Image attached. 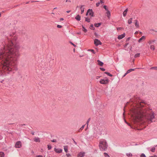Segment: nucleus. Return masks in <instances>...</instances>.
Masks as SVG:
<instances>
[{
	"instance_id": "nucleus-1",
	"label": "nucleus",
	"mask_w": 157,
	"mask_h": 157,
	"mask_svg": "<svg viewBox=\"0 0 157 157\" xmlns=\"http://www.w3.org/2000/svg\"><path fill=\"white\" fill-rule=\"evenodd\" d=\"M14 31L5 41L0 44V75L13 74L17 70V63L20 56V47L18 44L14 45V41L17 39Z\"/></svg>"
},
{
	"instance_id": "nucleus-2",
	"label": "nucleus",
	"mask_w": 157,
	"mask_h": 157,
	"mask_svg": "<svg viewBox=\"0 0 157 157\" xmlns=\"http://www.w3.org/2000/svg\"><path fill=\"white\" fill-rule=\"evenodd\" d=\"M145 103L144 101H142L139 102L138 104V109L135 110L133 112V118L136 120L140 121L146 120L151 122L155 121L153 120L155 118L154 112L151 109L146 108L143 109L142 108L144 105L141 103Z\"/></svg>"
},
{
	"instance_id": "nucleus-3",
	"label": "nucleus",
	"mask_w": 157,
	"mask_h": 157,
	"mask_svg": "<svg viewBox=\"0 0 157 157\" xmlns=\"http://www.w3.org/2000/svg\"><path fill=\"white\" fill-rule=\"evenodd\" d=\"M99 146L101 151H105L107 149L108 145L105 140L101 139L99 141Z\"/></svg>"
},
{
	"instance_id": "nucleus-4",
	"label": "nucleus",
	"mask_w": 157,
	"mask_h": 157,
	"mask_svg": "<svg viewBox=\"0 0 157 157\" xmlns=\"http://www.w3.org/2000/svg\"><path fill=\"white\" fill-rule=\"evenodd\" d=\"M109 81V80L106 78L105 79H101L100 81V83L103 84H108Z\"/></svg>"
},
{
	"instance_id": "nucleus-5",
	"label": "nucleus",
	"mask_w": 157,
	"mask_h": 157,
	"mask_svg": "<svg viewBox=\"0 0 157 157\" xmlns=\"http://www.w3.org/2000/svg\"><path fill=\"white\" fill-rule=\"evenodd\" d=\"M22 147V143L21 141H18L16 142L15 147L16 148H20Z\"/></svg>"
},
{
	"instance_id": "nucleus-6",
	"label": "nucleus",
	"mask_w": 157,
	"mask_h": 157,
	"mask_svg": "<svg viewBox=\"0 0 157 157\" xmlns=\"http://www.w3.org/2000/svg\"><path fill=\"white\" fill-rule=\"evenodd\" d=\"M94 44L95 46H97L99 45H101L102 43L100 40L97 39H95L94 40Z\"/></svg>"
},
{
	"instance_id": "nucleus-7",
	"label": "nucleus",
	"mask_w": 157,
	"mask_h": 157,
	"mask_svg": "<svg viewBox=\"0 0 157 157\" xmlns=\"http://www.w3.org/2000/svg\"><path fill=\"white\" fill-rule=\"evenodd\" d=\"M54 151L57 153H60L62 152V150L61 149H56V148H55Z\"/></svg>"
},
{
	"instance_id": "nucleus-8",
	"label": "nucleus",
	"mask_w": 157,
	"mask_h": 157,
	"mask_svg": "<svg viewBox=\"0 0 157 157\" xmlns=\"http://www.w3.org/2000/svg\"><path fill=\"white\" fill-rule=\"evenodd\" d=\"M89 15L91 17H94V12L92 9H90V12H89Z\"/></svg>"
},
{
	"instance_id": "nucleus-9",
	"label": "nucleus",
	"mask_w": 157,
	"mask_h": 157,
	"mask_svg": "<svg viewBox=\"0 0 157 157\" xmlns=\"http://www.w3.org/2000/svg\"><path fill=\"white\" fill-rule=\"evenodd\" d=\"M125 34L123 33L121 35H120L118 36L117 38L119 40L122 39L125 37Z\"/></svg>"
},
{
	"instance_id": "nucleus-10",
	"label": "nucleus",
	"mask_w": 157,
	"mask_h": 157,
	"mask_svg": "<svg viewBox=\"0 0 157 157\" xmlns=\"http://www.w3.org/2000/svg\"><path fill=\"white\" fill-rule=\"evenodd\" d=\"M85 155L84 152H80L78 154V157H83Z\"/></svg>"
},
{
	"instance_id": "nucleus-11",
	"label": "nucleus",
	"mask_w": 157,
	"mask_h": 157,
	"mask_svg": "<svg viewBox=\"0 0 157 157\" xmlns=\"http://www.w3.org/2000/svg\"><path fill=\"white\" fill-rule=\"evenodd\" d=\"M33 140L36 142H40V139L38 137H36L33 139Z\"/></svg>"
},
{
	"instance_id": "nucleus-12",
	"label": "nucleus",
	"mask_w": 157,
	"mask_h": 157,
	"mask_svg": "<svg viewBox=\"0 0 157 157\" xmlns=\"http://www.w3.org/2000/svg\"><path fill=\"white\" fill-rule=\"evenodd\" d=\"M128 8H127L126 9V10L123 12V16L124 17H125L126 15H127V12H128Z\"/></svg>"
},
{
	"instance_id": "nucleus-13",
	"label": "nucleus",
	"mask_w": 157,
	"mask_h": 157,
	"mask_svg": "<svg viewBox=\"0 0 157 157\" xmlns=\"http://www.w3.org/2000/svg\"><path fill=\"white\" fill-rule=\"evenodd\" d=\"M84 6H83V5H82L81 6V7H80V9L81 10V14H82L84 12V8L83 7Z\"/></svg>"
},
{
	"instance_id": "nucleus-14",
	"label": "nucleus",
	"mask_w": 157,
	"mask_h": 157,
	"mask_svg": "<svg viewBox=\"0 0 157 157\" xmlns=\"http://www.w3.org/2000/svg\"><path fill=\"white\" fill-rule=\"evenodd\" d=\"M98 65L101 66H102L103 65V63L100 60H97Z\"/></svg>"
},
{
	"instance_id": "nucleus-15",
	"label": "nucleus",
	"mask_w": 157,
	"mask_h": 157,
	"mask_svg": "<svg viewBox=\"0 0 157 157\" xmlns=\"http://www.w3.org/2000/svg\"><path fill=\"white\" fill-rule=\"evenodd\" d=\"M75 18L78 21H79L81 20V16L79 15H78L75 17Z\"/></svg>"
},
{
	"instance_id": "nucleus-16",
	"label": "nucleus",
	"mask_w": 157,
	"mask_h": 157,
	"mask_svg": "<svg viewBox=\"0 0 157 157\" xmlns=\"http://www.w3.org/2000/svg\"><path fill=\"white\" fill-rule=\"evenodd\" d=\"M65 151L67 153L68 152V147L67 145H65L63 146Z\"/></svg>"
},
{
	"instance_id": "nucleus-17",
	"label": "nucleus",
	"mask_w": 157,
	"mask_h": 157,
	"mask_svg": "<svg viewBox=\"0 0 157 157\" xmlns=\"http://www.w3.org/2000/svg\"><path fill=\"white\" fill-rule=\"evenodd\" d=\"M138 68H134V69H129L127 71V73H130L132 71H134L136 69H138Z\"/></svg>"
},
{
	"instance_id": "nucleus-18",
	"label": "nucleus",
	"mask_w": 157,
	"mask_h": 157,
	"mask_svg": "<svg viewBox=\"0 0 157 157\" xmlns=\"http://www.w3.org/2000/svg\"><path fill=\"white\" fill-rule=\"evenodd\" d=\"M135 26L137 28H138L139 25V24L138 23V21L137 20H135Z\"/></svg>"
},
{
	"instance_id": "nucleus-19",
	"label": "nucleus",
	"mask_w": 157,
	"mask_h": 157,
	"mask_svg": "<svg viewBox=\"0 0 157 157\" xmlns=\"http://www.w3.org/2000/svg\"><path fill=\"white\" fill-rule=\"evenodd\" d=\"M145 39V36H143L138 40V42L140 43L141 42L142 40H144Z\"/></svg>"
},
{
	"instance_id": "nucleus-20",
	"label": "nucleus",
	"mask_w": 157,
	"mask_h": 157,
	"mask_svg": "<svg viewBox=\"0 0 157 157\" xmlns=\"http://www.w3.org/2000/svg\"><path fill=\"white\" fill-rule=\"evenodd\" d=\"M101 25V23H95L94 24V26L96 27H98Z\"/></svg>"
},
{
	"instance_id": "nucleus-21",
	"label": "nucleus",
	"mask_w": 157,
	"mask_h": 157,
	"mask_svg": "<svg viewBox=\"0 0 157 157\" xmlns=\"http://www.w3.org/2000/svg\"><path fill=\"white\" fill-rule=\"evenodd\" d=\"M150 48L151 50L154 51L155 50V46L153 45H150Z\"/></svg>"
},
{
	"instance_id": "nucleus-22",
	"label": "nucleus",
	"mask_w": 157,
	"mask_h": 157,
	"mask_svg": "<svg viewBox=\"0 0 157 157\" xmlns=\"http://www.w3.org/2000/svg\"><path fill=\"white\" fill-rule=\"evenodd\" d=\"M132 18H130V19H129L128 20V23L129 24H131L132 23Z\"/></svg>"
},
{
	"instance_id": "nucleus-23",
	"label": "nucleus",
	"mask_w": 157,
	"mask_h": 157,
	"mask_svg": "<svg viewBox=\"0 0 157 157\" xmlns=\"http://www.w3.org/2000/svg\"><path fill=\"white\" fill-rule=\"evenodd\" d=\"M82 30L85 33H86L87 31V30L84 27L83 25H82Z\"/></svg>"
},
{
	"instance_id": "nucleus-24",
	"label": "nucleus",
	"mask_w": 157,
	"mask_h": 157,
	"mask_svg": "<svg viewBox=\"0 0 157 157\" xmlns=\"http://www.w3.org/2000/svg\"><path fill=\"white\" fill-rule=\"evenodd\" d=\"M106 13L108 17V18H109L110 16V15H111L110 11L109 10L107 11V12H106Z\"/></svg>"
},
{
	"instance_id": "nucleus-25",
	"label": "nucleus",
	"mask_w": 157,
	"mask_h": 157,
	"mask_svg": "<svg viewBox=\"0 0 157 157\" xmlns=\"http://www.w3.org/2000/svg\"><path fill=\"white\" fill-rule=\"evenodd\" d=\"M104 73L105 74H107L108 75V76H109L110 77H112L113 76V75H112L109 72H105Z\"/></svg>"
},
{
	"instance_id": "nucleus-26",
	"label": "nucleus",
	"mask_w": 157,
	"mask_h": 157,
	"mask_svg": "<svg viewBox=\"0 0 157 157\" xmlns=\"http://www.w3.org/2000/svg\"><path fill=\"white\" fill-rule=\"evenodd\" d=\"M85 21L88 22H89L90 21V19L89 18L87 17H85Z\"/></svg>"
},
{
	"instance_id": "nucleus-27",
	"label": "nucleus",
	"mask_w": 157,
	"mask_h": 157,
	"mask_svg": "<svg viewBox=\"0 0 157 157\" xmlns=\"http://www.w3.org/2000/svg\"><path fill=\"white\" fill-rule=\"evenodd\" d=\"M4 154L3 152L1 151L0 152V157H4Z\"/></svg>"
},
{
	"instance_id": "nucleus-28",
	"label": "nucleus",
	"mask_w": 157,
	"mask_h": 157,
	"mask_svg": "<svg viewBox=\"0 0 157 157\" xmlns=\"http://www.w3.org/2000/svg\"><path fill=\"white\" fill-rule=\"evenodd\" d=\"M148 44H149V45H152V44H153V42L152 40H149L147 42Z\"/></svg>"
},
{
	"instance_id": "nucleus-29",
	"label": "nucleus",
	"mask_w": 157,
	"mask_h": 157,
	"mask_svg": "<svg viewBox=\"0 0 157 157\" xmlns=\"http://www.w3.org/2000/svg\"><path fill=\"white\" fill-rule=\"evenodd\" d=\"M140 53H137L135 55L134 57L135 58L138 57H140Z\"/></svg>"
},
{
	"instance_id": "nucleus-30",
	"label": "nucleus",
	"mask_w": 157,
	"mask_h": 157,
	"mask_svg": "<svg viewBox=\"0 0 157 157\" xmlns=\"http://www.w3.org/2000/svg\"><path fill=\"white\" fill-rule=\"evenodd\" d=\"M90 29H91V30H94L95 29V28L94 27L93 25L92 24H91L90 25Z\"/></svg>"
},
{
	"instance_id": "nucleus-31",
	"label": "nucleus",
	"mask_w": 157,
	"mask_h": 157,
	"mask_svg": "<svg viewBox=\"0 0 157 157\" xmlns=\"http://www.w3.org/2000/svg\"><path fill=\"white\" fill-rule=\"evenodd\" d=\"M84 126H85V125H82V126L78 130V131L79 132H80V131H81L84 128Z\"/></svg>"
},
{
	"instance_id": "nucleus-32",
	"label": "nucleus",
	"mask_w": 157,
	"mask_h": 157,
	"mask_svg": "<svg viewBox=\"0 0 157 157\" xmlns=\"http://www.w3.org/2000/svg\"><path fill=\"white\" fill-rule=\"evenodd\" d=\"M155 147H153L151 149L150 151L152 152H154L155 151Z\"/></svg>"
},
{
	"instance_id": "nucleus-33",
	"label": "nucleus",
	"mask_w": 157,
	"mask_h": 157,
	"mask_svg": "<svg viewBox=\"0 0 157 157\" xmlns=\"http://www.w3.org/2000/svg\"><path fill=\"white\" fill-rule=\"evenodd\" d=\"M47 146H48V150H50L52 148V146L49 144Z\"/></svg>"
},
{
	"instance_id": "nucleus-34",
	"label": "nucleus",
	"mask_w": 157,
	"mask_h": 157,
	"mask_svg": "<svg viewBox=\"0 0 157 157\" xmlns=\"http://www.w3.org/2000/svg\"><path fill=\"white\" fill-rule=\"evenodd\" d=\"M126 155L128 157L132 156V155L131 153H127L126 154Z\"/></svg>"
},
{
	"instance_id": "nucleus-35",
	"label": "nucleus",
	"mask_w": 157,
	"mask_h": 157,
	"mask_svg": "<svg viewBox=\"0 0 157 157\" xmlns=\"http://www.w3.org/2000/svg\"><path fill=\"white\" fill-rule=\"evenodd\" d=\"M104 156L105 157H109V155L106 153L105 152L104 153Z\"/></svg>"
},
{
	"instance_id": "nucleus-36",
	"label": "nucleus",
	"mask_w": 157,
	"mask_h": 157,
	"mask_svg": "<svg viewBox=\"0 0 157 157\" xmlns=\"http://www.w3.org/2000/svg\"><path fill=\"white\" fill-rule=\"evenodd\" d=\"M90 118H89L88 119V120H87V122H86V124L87 125V128L88 127V124H89V121H90Z\"/></svg>"
},
{
	"instance_id": "nucleus-37",
	"label": "nucleus",
	"mask_w": 157,
	"mask_h": 157,
	"mask_svg": "<svg viewBox=\"0 0 157 157\" xmlns=\"http://www.w3.org/2000/svg\"><path fill=\"white\" fill-rule=\"evenodd\" d=\"M140 157H146L144 153H142L140 156Z\"/></svg>"
},
{
	"instance_id": "nucleus-38",
	"label": "nucleus",
	"mask_w": 157,
	"mask_h": 157,
	"mask_svg": "<svg viewBox=\"0 0 157 157\" xmlns=\"http://www.w3.org/2000/svg\"><path fill=\"white\" fill-rule=\"evenodd\" d=\"M88 51H91V52H92V53H93V54H95V51L93 50V49H90V50H88Z\"/></svg>"
},
{
	"instance_id": "nucleus-39",
	"label": "nucleus",
	"mask_w": 157,
	"mask_h": 157,
	"mask_svg": "<svg viewBox=\"0 0 157 157\" xmlns=\"http://www.w3.org/2000/svg\"><path fill=\"white\" fill-rule=\"evenodd\" d=\"M151 69H154L156 70H157V67H152L151 68Z\"/></svg>"
},
{
	"instance_id": "nucleus-40",
	"label": "nucleus",
	"mask_w": 157,
	"mask_h": 157,
	"mask_svg": "<svg viewBox=\"0 0 157 157\" xmlns=\"http://www.w3.org/2000/svg\"><path fill=\"white\" fill-rule=\"evenodd\" d=\"M90 9H89L87 10V12L86 13V16H87L88 15V14H89V12H90Z\"/></svg>"
},
{
	"instance_id": "nucleus-41",
	"label": "nucleus",
	"mask_w": 157,
	"mask_h": 157,
	"mask_svg": "<svg viewBox=\"0 0 157 157\" xmlns=\"http://www.w3.org/2000/svg\"><path fill=\"white\" fill-rule=\"evenodd\" d=\"M103 7L105 9V10H106L107 11H108L109 10L106 6H105V5Z\"/></svg>"
},
{
	"instance_id": "nucleus-42",
	"label": "nucleus",
	"mask_w": 157,
	"mask_h": 157,
	"mask_svg": "<svg viewBox=\"0 0 157 157\" xmlns=\"http://www.w3.org/2000/svg\"><path fill=\"white\" fill-rule=\"evenodd\" d=\"M100 69L102 71H105V69L102 67H100Z\"/></svg>"
},
{
	"instance_id": "nucleus-43",
	"label": "nucleus",
	"mask_w": 157,
	"mask_h": 157,
	"mask_svg": "<svg viewBox=\"0 0 157 157\" xmlns=\"http://www.w3.org/2000/svg\"><path fill=\"white\" fill-rule=\"evenodd\" d=\"M57 27L58 28H61L62 27V26L61 25H57Z\"/></svg>"
},
{
	"instance_id": "nucleus-44",
	"label": "nucleus",
	"mask_w": 157,
	"mask_h": 157,
	"mask_svg": "<svg viewBox=\"0 0 157 157\" xmlns=\"http://www.w3.org/2000/svg\"><path fill=\"white\" fill-rule=\"evenodd\" d=\"M100 2H97L96 4V6H98L99 5H100Z\"/></svg>"
},
{
	"instance_id": "nucleus-45",
	"label": "nucleus",
	"mask_w": 157,
	"mask_h": 157,
	"mask_svg": "<svg viewBox=\"0 0 157 157\" xmlns=\"http://www.w3.org/2000/svg\"><path fill=\"white\" fill-rule=\"evenodd\" d=\"M94 35L96 36V37H98V34H97V33H94Z\"/></svg>"
},
{
	"instance_id": "nucleus-46",
	"label": "nucleus",
	"mask_w": 157,
	"mask_h": 157,
	"mask_svg": "<svg viewBox=\"0 0 157 157\" xmlns=\"http://www.w3.org/2000/svg\"><path fill=\"white\" fill-rule=\"evenodd\" d=\"M124 122H125L128 125L130 126V124L129 123H128L125 120V119H124Z\"/></svg>"
},
{
	"instance_id": "nucleus-47",
	"label": "nucleus",
	"mask_w": 157,
	"mask_h": 157,
	"mask_svg": "<svg viewBox=\"0 0 157 157\" xmlns=\"http://www.w3.org/2000/svg\"><path fill=\"white\" fill-rule=\"evenodd\" d=\"M128 44V43H127L125 44L124 45V48L126 47L127 45Z\"/></svg>"
},
{
	"instance_id": "nucleus-48",
	"label": "nucleus",
	"mask_w": 157,
	"mask_h": 157,
	"mask_svg": "<svg viewBox=\"0 0 157 157\" xmlns=\"http://www.w3.org/2000/svg\"><path fill=\"white\" fill-rule=\"evenodd\" d=\"M123 28H121V27H119V28H118L117 29L118 30H121Z\"/></svg>"
},
{
	"instance_id": "nucleus-49",
	"label": "nucleus",
	"mask_w": 157,
	"mask_h": 157,
	"mask_svg": "<svg viewBox=\"0 0 157 157\" xmlns=\"http://www.w3.org/2000/svg\"><path fill=\"white\" fill-rule=\"evenodd\" d=\"M51 141L53 142H56V139H53L51 140Z\"/></svg>"
},
{
	"instance_id": "nucleus-50",
	"label": "nucleus",
	"mask_w": 157,
	"mask_h": 157,
	"mask_svg": "<svg viewBox=\"0 0 157 157\" xmlns=\"http://www.w3.org/2000/svg\"><path fill=\"white\" fill-rule=\"evenodd\" d=\"M130 39V37H129L127 38L126 40V42H127Z\"/></svg>"
},
{
	"instance_id": "nucleus-51",
	"label": "nucleus",
	"mask_w": 157,
	"mask_h": 157,
	"mask_svg": "<svg viewBox=\"0 0 157 157\" xmlns=\"http://www.w3.org/2000/svg\"><path fill=\"white\" fill-rule=\"evenodd\" d=\"M103 0H100V3L102 4V3H104V2H103Z\"/></svg>"
},
{
	"instance_id": "nucleus-52",
	"label": "nucleus",
	"mask_w": 157,
	"mask_h": 157,
	"mask_svg": "<svg viewBox=\"0 0 157 157\" xmlns=\"http://www.w3.org/2000/svg\"><path fill=\"white\" fill-rule=\"evenodd\" d=\"M66 155L68 157H69V156H71V155L70 154H69V153L67 154H66Z\"/></svg>"
},
{
	"instance_id": "nucleus-53",
	"label": "nucleus",
	"mask_w": 157,
	"mask_h": 157,
	"mask_svg": "<svg viewBox=\"0 0 157 157\" xmlns=\"http://www.w3.org/2000/svg\"><path fill=\"white\" fill-rule=\"evenodd\" d=\"M128 73H127V72L124 74L123 75L122 77L123 78L125 77Z\"/></svg>"
},
{
	"instance_id": "nucleus-54",
	"label": "nucleus",
	"mask_w": 157,
	"mask_h": 157,
	"mask_svg": "<svg viewBox=\"0 0 157 157\" xmlns=\"http://www.w3.org/2000/svg\"><path fill=\"white\" fill-rule=\"evenodd\" d=\"M74 141V143L76 144H77V143L74 140V139H72Z\"/></svg>"
},
{
	"instance_id": "nucleus-55",
	"label": "nucleus",
	"mask_w": 157,
	"mask_h": 157,
	"mask_svg": "<svg viewBox=\"0 0 157 157\" xmlns=\"http://www.w3.org/2000/svg\"><path fill=\"white\" fill-rule=\"evenodd\" d=\"M71 43L72 45H73L74 47L76 46L75 44H74L72 42H71Z\"/></svg>"
},
{
	"instance_id": "nucleus-56",
	"label": "nucleus",
	"mask_w": 157,
	"mask_h": 157,
	"mask_svg": "<svg viewBox=\"0 0 157 157\" xmlns=\"http://www.w3.org/2000/svg\"><path fill=\"white\" fill-rule=\"evenodd\" d=\"M152 40L153 43L154 42H155L156 41L155 40Z\"/></svg>"
},
{
	"instance_id": "nucleus-57",
	"label": "nucleus",
	"mask_w": 157,
	"mask_h": 157,
	"mask_svg": "<svg viewBox=\"0 0 157 157\" xmlns=\"http://www.w3.org/2000/svg\"><path fill=\"white\" fill-rule=\"evenodd\" d=\"M31 133L33 135H34V132H31Z\"/></svg>"
},
{
	"instance_id": "nucleus-58",
	"label": "nucleus",
	"mask_w": 157,
	"mask_h": 157,
	"mask_svg": "<svg viewBox=\"0 0 157 157\" xmlns=\"http://www.w3.org/2000/svg\"><path fill=\"white\" fill-rule=\"evenodd\" d=\"M64 20V19L63 18H60V21H63V20Z\"/></svg>"
},
{
	"instance_id": "nucleus-59",
	"label": "nucleus",
	"mask_w": 157,
	"mask_h": 157,
	"mask_svg": "<svg viewBox=\"0 0 157 157\" xmlns=\"http://www.w3.org/2000/svg\"><path fill=\"white\" fill-rule=\"evenodd\" d=\"M37 157H42V156L41 155H38L37 156Z\"/></svg>"
},
{
	"instance_id": "nucleus-60",
	"label": "nucleus",
	"mask_w": 157,
	"mask_h": 157,
	"mask_svg": "<svg viewBox=\"0 0 157 157\" xmlns=\"http://www.w3.org/2000/svg\"><path fill=\"white\" fill-rule=\"evenodd\" d=\"M71 11L70 10H68V11H67V13H69Z\"/></svg>"
},
{
	"instance_id": "nucleus-61",
	"label": "nucleus",
	"mask_w": 157,
	"mask_h": 157,
	"mask_svg": "<svg viewBox=\"0 0 157 157\" xmlns=\"http://www.w3.org/2000/svg\"><path fill=\"white\" fill-rule=\"evenodd\" d=\"M137 33H138V32H136L135 34H137Z\"/></svg>"
},
{
	"instance_id": "nucleus-62",
	"label": "nucleus",
	"mask_w": 157,
	"mask_h": 157,
	"mask_svg": "<svg viewBox=\"0 0 157 157\" xmlns=\"http://www.w3.org/2000/svg\"><path fill=\"white\" fill-rule=\"evenodd\" d=\"M99 77H98V76L97 77H96V78H97V79H98V78H99Z\"/></svg>"
},
{
	"instance_id": "nucleus-63",
	"label": "nucleus",
	"mask_w": 157,
	"mask_h": 157,
	"mask_svg": "<svg viewBox=\"0 0 157 157\" xmlns=\"http://www.w3.org/2000/svg\"><path fill=\"white\" fill-rule=\"evenodd\" d=\"M68 0H66V2H67L68 1Z\"/></svg>"
},
{
	"instance_id": "nucleus-64",
	"label": "nucleus",
	"mask_w": 157,
	"mask_h": 157,
	"mask_svg": "<svg viewBox=\"0 0 157 157\" xmlns=\"http://www.w3.org/2000/svg\"><path fill=\"white\" fill-rule=\"evenodd\" d=\"M150 157H154V156H150Z\"/></svg>"
}]
</instances>
